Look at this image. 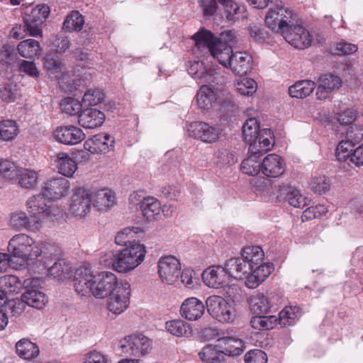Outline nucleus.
Returning a JSON list of instances; mask_svg holds the SVG:
<instances>
[{"label":"nucleus","instance_id":"obj_31","mask_svg":"<svg viewBox=\"0 0 363 363\" xmlns=\"http://www.w3.org/2000/svg\"><path fill=\"white\" fill-rule=\"evenodd\" d=\"M272 132L270 129H263L259 131V134L249 147V152L252 154L262 155L269 150L273 146Z\"/></svg>","mask_w":363,"mask_h":363},{"label":"nucleus","instance_id":"obj_4","mask_svg":"<svg viewBox=\"0 0 363 363\" xmlns=\"http://www.w3.org/2000/svg\"><path fill=\"white\" fill-rule=\"evenodd\" d=\"M8 251L14 257L23 260H34L41 254L38 243L26 234H18L9 242Z\"/></svg>","mask_w":363,"mask_h":363},{"label":"nucleus","instance_id":"obj_20","mask_svg":"<svg viewBox=\"0 0 363 363\" xmlns=\"http://www.w3.org/2000/svg\"><path fill=\"white\" fill-rule=\"evenodd\" d=\"M54 137L60 143L73 145L82 142L85 138V134L77 126L65 125L57 128Z\"/></svg>","mask_w":363,"mask_h":363},{"label":"nucleus","instance_id":"obj_13","mask_svg":"<svg viewBox=\"0 0 363 363\" xmlns=\"http://www.w3.org/2000/svg\"><path fill=\"white\" fill-rule=\"evenodd\" d=\"M38 283V279L24 281L26 291L22 294V300L31 307L42 309L48 303V298L45 294L37 286Z\"/></svg>","mask_w":363,"mask_h":363},{"label":"nucleus","instance_id":"obj_10","mask_svg":"<svg viewBox=\"0 0 363 363\" xmlns=\"http://www.w3.org/2000/svg\"><path fill=\"white\" fill-rule=\"evenodd\" d=\"M91 189L84 187L76 189L70 199L69 207V213L74 217L82 218L85 217L91 211Z\"/></svg>","mask_w":363,"mask_h":363},{"label":"nucleus","instance_id":"obj_5","mask_svg":"<svg viewBox=\"0 0 363 363\" xmlns=\"http://www.w3.org/2000/svg\"><path fill=\"white\" fill-rule=\"evenodd\" d=\"M294 16L293 11L280 2L269 9L265 16V23L272 31L282 36L293 24Z\"/></svg>","mask_w":363,"mask_h":363},{"label":"nucleus","instance_id":"obj_26","mask_svg":"<svg viewBox=\"0 0 363 363\" xmlns=\"http://www.w3.org/2000/svg\"><path fill=\"white\" fill-rule=\"evenodd\" d=\"M104 120V113L96 108L84 109L78 116L79 124L87 129H93L101 126Z\"/></svg>","mask_w":363,"mask_h":363},{"label":"nucleus","instance_id":"obj_63","mask_svg":"<svg viewBox=\"0 0 363 363\" xmlns=\"http://www.w3.org/2000/svg\"><path fill=\"white\" fill-rule=\"evenodd\" d=\"M354 145L353 142L347 138L346 140H342L336 149V156L339 160L349 159L353 152Z\"/></svg>","mask_w":363,"mask_h":363},{"label":"nucleus","instance_id":"obj_34","mask_svg":"<svg viewBox=\"0 0 363 363\" xmlns=\"http://www.w3.org/2000/svg\"><path fill=\"white\" fill-rule=\"evenodd\" d=\"M44 67L51 79L60 80L66 74V69L62 63L52 55H47L44 58Z\"/></svg>","mask_w":363,"mask_h":363},{"label":"nucleus","instance_id":"obj_2","mask_svg":"<svg viewBox=\"0 0 363 363\" xmlns=\"http://www.w3.org/2000/svg\"><path fill=\"white\" fill-rule=\"evenodd\" d=\"M203 84L199 89L196 100L200 108L208 109L212 107L213 104L218 103L223 106L227 104L228 106H233L234 101L228 90L224 85V79L222 77H218V79H215L214 83H207Z\"/></svg>","mask_w":363,"mask_h":363},{"label":"nucleus","instance_id":"obj_53","mask_svg":"<svg viewBox=\"0 0 363 363\" xmlns=\"http://www.w3.org/2000/svg\"><path fill=\"white\" fill-rule=\"evenodd\" d=\"M141 232L139 228L127 227L120 230L115 237V242L118 245L124 246L128 243L132 245V241H135L136 234Z\"/></svg>","mask_w":363,"mask_h":363},{"label":"nucleus","instance_id":"obj_35","mask_svg":"<svg viewBox=\"0 0 363 363\" xmlns=\"http://www.w3.org/2000/svg\"><path fill=\"white\" fill-rule=\"evenodd\" d=\"M17 355L23 359H32L39 354L38 346L28 338H22L16 343Z\"/></svg>","mask_w":363,"mask_h":363},{"label":"nucleus","instance_id":"obj_37","mask_svg":"<svg viewBox=\"0 0 363 363\" xmlns=\"http://www.w3.org/2000/svg\"><path fill=\"white\" fill-rule=\"evenodd\" d=\"M315 84L311 80H300L289 88V94L293 98L303 99L315 89Z\"/></svg>","mask_w":363,"mask_h":363},{"label":"nucleus","instance_id":"obj_55","mask_svg":"<svg viewBox=\"0 0 363 363\" xmlns=\"http://www.w3.org/2000/svg\"><path fill=\"white\" fill-rule=\"evenodd\" d=\"M311 189L315 194H323L329 191L330 183L325 175H314L309 183Z\"/></svg>","mask_w":363,"mask_h":363},{"label":"nucleus","instance_id":"obj_17","mask_svg":"<svg viewBox=\"0 0 363 363\" xmlns=\"http://www.w3.org/2000/svg\"><path fill=\"white\" fill-rule=\"evenodd\" d=\"M282 37L291 45L297 49H305L311 45L312 36L305 28L292 24Z\"/></svg>","mask_w":363,"mask_h":363},{"label":"nucleus","instance_id":"obj_54","mask_svg":"<svg viewBox=\"0 0 363 363\" xmlns=\"http://www.w3.org/2000/svg\"><path fill=\"white\" fill-rule=\"evenodd\" d=\"M20 185L26 189L34 188L38 182L36 172L25 168H20L18 172Z\"/></svg>","mask_w":363,"mask_h":363},{"label":"nucleus","instance_id":"obj_48","mask_svg":"<svg viewBox=\"0 0 363 363\" xmlns=\"http://www.w3.org/2000/svg\"><path fill=\"white\" fill-rule=\"evenodd\" d=\"M259 126L255 118L247 119L242 126V134L249 146L256 140L259 134Z\"/></svg>","mask_w":363,"mask_h":363},{"label":"nucleus","instance_id":"obj_29","mask_svg":"<svg viewBox=\"0 0 363 363\" xmlns=\"http://www.w3.org/2000/svg\"><path fill=\"white\" fill-rule=\"evenodd\" d=\"M92 206L99 211H107L116 203L115 194L109 189L91 190Z\"/></svg>","mask_w":363,"mask_h":363},{"label":"nucleus","instance_id":"obj_30","mask_svg":"<svg viewBox=\"0 0 363 363\" xmlns=\"http://www.w3.org/2000/svg\"><path fill=\"white\" fill-rule=\"evenodd\" d=\"M225 267L228 277L236 279H242L247 274L251 272L250 265L245 262L243 258H231L225 264Z\"/></svg>","mask_w":363,"mask_h":363},{"label":"nucleus","instance_id":"obj_46","mask_svg":"<svg viewBox=\"0 0 363 363\" xmlns=\"http://www.w3.org/2000/svg\"><path fill=\"white\" fill-rule=\"evenodd\" d=\"M23 286L20 279L14 275L0 277V287L6 294H18Z\"/></svg>","mask_w":363,"mask_h":363},{"label":"nucleus","instance_id":"obj_8","mask_svg":"<svg viewBox=\"0 0 363 363\" xmlns=\"http://www.w3.org/2000/svg\"><path fill=\"white\" fill-rule=\"evenodd\" d=\"M50 8L46 4H38L32 8L24 17L23 30L33 37H42L41 25L48 18Z\"/></svg>","mask_w":363,"mask_h":363},{"label":"nucleus","instance_id":"obj_59","mask_svg":"<svg viewBox=\"0 0 363 363\" xmlns=\"http://www.w3.org/2000/svg\"><path fill=\"white\" fill-rule=\"evenodd\" d=\"M223 6L226 18L229 21H236V16L240 13L241 7L235 2V0H218Z\"/></svg>","mask_w":363,"mask_h":363},{"label":"nucleus","instance_id":"obj_23","mask_svg":"<svg viewBox=\"0 0 363 363\" xmlns=\"http://www.w3.org/2000/svg\"><path fill=\"white\" fill-rule=\"evenodd\" d=\"M342 84L341 79L333 74H325L317 81L316 96L320 100L329 97L330 94L339 89Z\"/></svg>","mask_w":363,"mask_h":363},{"label":"nucleus","instance_id":"obj_58","mask_svg":"<svg viewBox=\"0 0 363 363\" xmlns=\"http://www.w3.org/2000/svg\"><path fill=\"white\" fill-rule=\"evenodd\" d=\"M19 169L9 160H0V174L7 179L11 180L17 178Z\"/></svg>","mask_w":363,"mask_h":363},{"label":"nucleus","instance_id":"obj_62","mask_svg":"<svg viewBox=\"0 0 363 363\" xmlns=\"http://www.w3.org/2000/svg\"><path fill=\"white\" fill-rule=\"evenodd\" d=\"M328 212V208L325 205L318 204L307 208L302 214V220H312L324 216Z\"/></svg>","mask_w":363,"mask_h":363},{"label":"nucleus","instance_id":"obj_42","mask_svg":"<svg viewBox=\"0 0 363 363\" xmlns=\"http://www.w3.org/2000/svg\"><path fill=\"white\" fill-rule=\"evenodd\" d=\"M264 252L262 248L259 246H249L242 250V257L250 265L251 270L257 265L262 262L264 259Z\"/></svg>","mask_w":363,"mask_h":363},{"label":"nucleus","instance_id":"obj_11","mask_svg":"<svg viewBox=\"0 0 363 363\" xmlns=\"http://www.w3.org/2000/svg\"><path fill=\"white\" fill-rule=\"evenodd\" d=\"M130 285L127 281H121L116 290L113 291L107 301L108 310L115 315L123 313L129 306Z\"/></svg>","mask_w":363,"mask_h":363},{"label":"nucleus","instance_id":"obj_22","mask_svg":"<svg viewBox=\"0 0 363 363\" xmlns=\"http://www.w3.org/2000/svg\"><path fill=\"white\" fill-rule=\"evenodd\" d=\"M69 190V182L64 177L53 178L45 183L43 193L51 201L66 196Z\"/></svg>","mask_w":363,"mask_h":363},{"label":"nucleus","instance_id":"obj_27","mask_svg":"<svg viewBox=\"0 0 363 363\" xmlns=\"http://www.w3.org/2000/svg\"><path fill=\"white\" fill-rule=\"evenodd\" d=\"M252 57L245 52H235L231 55L228 68L238 75L247 74L252 68Z\"/></svg>","mask_w":363,"mask_h":363},{"label":"nucleus","instance_id":"obj_15","mask_svg":"<svg viewBox=\"0 0 363 363\" xmlns=\"http://www.w3.org/2000/svg\"><path fill=\"white\" fill-rule=\"evenodd\" d=\"M120 282L117 277L111 272H101L95 278L93 296L97 298H104L116 290Z\"/></svg>","mask_w":363,"mask_h":363},{"label":"nucleus","instance_id":"obj_39","mask_svg":"<svg viewBox=\"0 0 363 363\" xmlns=\"http://www.w3.org/2000/svg\"><path fill=\"white\" fill-rule=\"evenodd\" d=\"M55 162L59 172L65 177H72L77 168L76 162L65 152L57 154Z\"/></svg>","mask_w":363,"mask_h":363},{"label":"nucleus","instance_id":"obj_3","mask_svg":"<svg viewBox=\"0 0 363 363\" xmlns=\"http://www.w3.org/2000/svg\"><path fill=\"white\" fill-rule=\"evenodd\" d=\"M145 255V246L134 242L130 247L110 255L112 268L120 273L132 271L143 262Z\"/></svg>","mask_w":363,"mask_h":363},{"label":"nucleus","instance_id":"obj_40","mask_svg":"<svg viewBox=\"0 0 363 363\" xmlns=\"http://www.w3.org/2000/svg\"><path fill=\"white\" fill-rule=\"evenodd\" d=\"M17 50L22 57L33 58L40 55L41 48L36 40L27 39L18 43Z\"/></svg>","mask_w":363,"mask_h":363},{"label":"nucleus","instance_id":"obj_49","mask_svg":"<svg viewBox=\"0 0 363 363\" xmlns=\"http://www.w3.org/2000/svg\"><path fill=\"white\" fill-rule=\"evenodd\" d=\"M19 133L16 121L6 120L0 123V139L5 141L13 140Z\"/></svg>","mask_w":363,"mask_h":363},{"label":"nucleus","instance_id":"obj_60","mask_svg":"<svg viewBox=\"0 0 363 363\" xmlns=\"http://www.w3.org/2000/svg\"><path fill=\"white\" fill-rule=\"evenodd\" d=\"M104 99V94L98 89H89L82 98L84 104L88 106H96Z\"/></svg>","mask_w":363,"mask_h":363},{"label":"nucleus","instance_id":"obj_43","mask_svg":"<svg viewBox=\"0 0 363 363\" xmlns=\"http://www.w3.org/2000/svg\"><path fill=\"white\" fill-rule=\"evenodd\" d=\"M278 318L275 315H256L251 318L250 325L255 330H267L274 328Z\"/></svg>","mask_w":363,"mask_h":363},{"label":"nucleus","instance_id":"obj_50","mask_svg":"<svg viewBox=\"0 0 363 363\" xmlns=\"http://www.w3.org/2000/svg\"><path fill=\"white\" fill-rule=\"evenodd\" d=\"M216 345H205L199 352L201 360L208 363H220L221 362L222 352L216 348Z\"/></svg>","mask_w":363,"mask_h":363},{"label":"nucleus","instance_id":"obj_25","mask_svg":"<svg viewBox=\"0 0 363 363\" xmlns=\"http://www.w3.org/2000/svg\"><path fill=\"white\" fill-rule=\"evenodd\" d=\"M216 347L220 350L222 354L228 356L240 355L244 348L245 343L242 340L235 336H223L217 339Z\"/></svg>","mask_w":363,"mask_h":363},{"label":"nucleus","instance_id":"obj_21","mask_svg":"<svg viewBox=\"0 0 363 363\" xmlns=\"http://www.w3.org/2000/svg\"><path fill=\"white\" fill-rule=\"evenodd\" d=\"M285 169L284 159L277 154L267 155L261 163V172L267 177H279L284 173Z\"/></svg>","mask_w":363,"mask_h":363},{"label":"nucleus","instance_id":"obj_6","mask_svg":"<svg viewBox=\"0 0 363 363\" xmlns=\"http://www.w3.org/2000/svg\"><path fill=\"white\" fill-rule=\"evenodd\" d=\"M206 307L210 315L220 323H232L236 318L235 307L222 296H210L206 301Z\"/></svg>","mask_w":363,"mask_h":363},{"label":"nucleus","instance_id":"obj_47","mask_svg":"<svg viewBox=\"0 0 363 363\" xmlns=\"http://www.w3.org/2000/svg\"><path fill=\"white\" fill-rule=\"evenodd\" d=\"M301 316V311L298 306L285 307L280 313L279 320L283 326H290L296 323Z\"/></svg>","mask_w":363,"mask_h":363},{"label":"nucleus","instance_id":"obj_61","mask_svg":"<svg viewBox=\"0 0 363 363\" xmlns=\"http://www.w3.org/2000/svg\"><path fill=\"white\" fill-rule=\"evenodd\" d=\"M216 157V162L221 166L231 165L237 161L234 152L225 147H221L217 151Z\"/></svg>","mask_w":363,"mask_h":363},{"label":"nucleus","instance_id":"obj_38","mask_svg":"<svg viewBox=\"0 0 363 363\" xmlns=\"http://www.w3.org/2000/svg\"><path fill=\"white\" fill-rule=\"evenodd\" d=\"M250 310L255 315L267 313L271 308L269 298L264 294H257L250 296Z\"/></svg>","mask_w":363,"mask_h":363},{"label":"nucleus","instance_id":"obj_64","mask_svg":"<svg viewBox=\"0 0 363 363\" xmlns=\"http://www.w3.org/2000/svg\"><path fill=\"white\" fill-rule=\"evenodd\" d=\"M245 363H267V356L261 350H252L245 354Z\"/></svg>","mask_w":363,"mask_h":363},{"label":"nucleus","instance_id":"obj_51","mask_svg":"<svg viewBox=\"0 0 363 363\" xmlns=\"http://www.w3.org/2000/svg\"><path fill=\"white\" fill-rule=\"evenodd\" d=\"M48 274L55 279H64L69 277L72 273V267L65 262L61 260L55 262L48 268Z\"/></svg>","mask_w":363,"mask_h":363},{"label":"nucleus","instance_id":"obj_16","mask_svg":"<svg viewBox=\"0 0 363 363\" xmlns=\"http://www.w3.org/2000/svg\"><path fill=\"white\" fill-rule=\"evenodd\" d=\"M158 274L161 281L169 284L176 281L180 274V262L174 256H166L157 263Z\"/></svg>","mask_w":363,"mask_h":363},{"label":"nucleus","instance_id":"obj_24","mask_svg":"<svg viewBox=\"0 0 363 363\" xmlns=\"http://www.w3.org/2000/svg\"><path fill=\"white\" fill-rule=\"evenodd\" d=\"M205 308L201 300L196 297H190L184 301L180 308V312L182 316L186 320L194 321L202 317Z\"/></svg>","mask_w":363,"mask_h":363},{"label":"nucleus","instance_id":"obj_18","mask_svg":"<svg viewBox=\"0 0 363 363\" xmlns=\"http://www.w3.org/2000/svg\"><path fill=\"white\" fill-rule=\"evenodd\" d=\"M113 138L108 134L101 133L86 140L84 147L91 154H106L113 147Z\"/></svg>","mask_w":363,"mask_h":363},{"label":"nucleus","instance_id":"obj_28","mask_svg":"<svg viewBox=\"0 0 363 363\" xmlns=\"http://www.w3.org/2000/svg\"><path fill=\"white\" fill-rule=\"evenodd\" d=\"M187 72L195 79H199L202 83H214L215 79H218L219 75L208 70L204 63L201 61L189 62Z\"/></svg>","mask_w":363,"mask_h":363},{"label":"nucleus","instance_id":"obj_14","mask_svg":"<svg viewBox=\"0 0 363 363\" xmlns=\"http://www.w3.org/2000/svg\"><path fill=\"white\" fill-rule=\"evenodd\" d=\"M96 276L90 267H80L77 268L73 280L76 292L82 296L89 294L93 296Z\"/></svg>","mask_w":363,"mask_h":363},{"label":"nucleus","instance_id":"obj_33","mask_svg":"<svg viewBox=\"0 0 363 363\" xmlns=\"http://www.w3.org/2000/svg\"><path fill=\"white\" fill-rule=\"evenodd\" d=\"M253 187L255 194L265 199L275 196L279 190L275 182L263 177L255 179Z\"/></svg>","mask_w":363,"mask_h":363},{"label":"nucleus","instance_id":"obj_36","mask_svg":"<svg viewBox=\"0 0 363 363\" xmlns=\"http://www.w3.org/2000/svg\"><path fill=\"white\" fill-rule=\"evenodd\" d=\"M9 222L11 226L18 230L23 229L35 230L40 228L38 224L35 223L33 218L30 219L25 212L12 213Z\"/></svg>","mask_w":363,"mask_h":363},{"label":"nucleus","instance_id":"obj_32","mask_svg":"<svg viewBox=\"0 0 363 363\" xmlns=\"http://www.w3.org/2000/svg\"><path fill=\"white\" fill-rule=\"evenodd\" d=\"M140 208L143 216L148 221L156 219L162 211V206L157 199L147 196L139 201Z\"/></svg>","mask_w":363,"mask_h":363},{"label":"nucleus","instance_id":"obj_44","mask_svg":"<svg viewBox=\"0 0 363 363\" xmlns=\"http://www.w3.org/2000/svg\"><path fill=\"white\" fill-rule=\"evenodd\" d=\"M166 329L177 337H188L192 333L189 324L180 319L167 321Z\"/></svg>","mask_w":363,"mask_h":363},{"label":"nucleus","instance_id":"obj_52","mask_svg":"<svg viewBox=\"0 0 363 363\" xmlns=\"http://www.w3.org/2000/svg\"><path fill=\"white\" fill-rule=\"evenodd\" d=\"M250 154V156L242 162L240 169L245 174L255 176L261 172V162L257 160L258 154Z\"/></svg>","mask_w":363,"mask_h":363},{"label":"nucleus","instance_id":"obj_45","mask_svg":"<svg viewBox=\"0 0 363 363\" xmlns=\"http://www.w3.org/2000/svg\"><path fill=\"white\" fill-rule=\"evenodd\" d=\"M84 24V16L78 11H73L66 17L62 29L66 32L80 31Z\"/></svg>","mask_w":363,"mask_h":363},{"label":"nucleus","instance_id":"obj_57","mask_svg":"<svg viewBox=\"0 0 363 363\" xmlns=\"http://www.w3.org/2000/svg\"><path fill=\"white\" fill-rule=\"evenodd\" d=\"M82 104L77 99L67 97L60 103V108L62 112L70 115H79L82 112Z\"/></svg>","mask_w":363,"mask_h":363},{"label":"nucleus","instance_id":"obj_41","mask_svg":"<svg viewBox=\"0 0 363 363\" xmlns=\"http://www.w3.org/2000/svg\"><path fill=\"white\" fill-rule=\"evenodd\" d=\"M281 195H284L288 203L294 207L301 208L308 204V199L303 196L300 191L292 186H288L282 190Z\"/></svg>","mask_w":363,"mask_h":363},{"label":"nucleus","instance_id":"obj_12","mask_svg":"<svg viewBox=\"0 0 363 363\" xmlns=\"http://www.w3.org/2000/svg\"><path fill=\"white\" fill-rule=\"evenodd\" d=\"M188 133L191 138L211 143L216 142L223 135V130L220 125L211 126L206 123L196 121L190 123Z\"/></svg>","mask_w":363,"mask_h":363},{"label":"nucleus","instance_id":"obj_1","mask_svg":"<svg viewBox=\"0 0 363 363\" xmlns=\"http://www.w3.org/2000/svg\"><path fill=\"white\" fill-rule=\"evenodd\" d=\"M195 40L194 52L196 55L209 54L219 64L228 68L233 55L232 47L222 42H216L210 31L201 28L192 36Z\"/></svg>","mask_w":363,"mask_h":363},{"label":"nucleus","instance_id":"obj_9","mask_svg":"<svg viewBox=\"0 0 363 363\" xmlns=\"http://www.w3.org/2000/svg\"><path fill=\"white\" fill-rule=\"evenodd\" d=\"M50 200L43 194H39L29 198L26 206L35 223L40 226L43 218L56 216L57 209L50 204Z\"/></svg>","mask_w":363,"mask_h":363},{"label":"nucleus","instance_id":"obj_19","mask_svg":"<svg viewBox=\"0 0 363 363\" xmlns=\"http://www.w3.org/2000/svg\"><path fill=\"white\" fill-rule=\"evenodd\" d=\"M202 279L207 286L218 289L227 283L229 277L225 267L216 265L206 269L202 274Z\"/></svg>","mask_w":363,"mask_h":363},{"label":"nucleus","instance_id":"obj_56","mask_svg":"<svg viewBox=\"0 0 363 363\" xmlns=\"http://www.w3.org/2000/svg\"><path fill=\"white\" fill-rule=\"evenodd\" d=\"M237 91L243 96H252L257 89V82L251 78L244 77L235 83Z\"/></svg>","mask_w":363,"mask_h":363},{"label":"nucleus","instance_id":"obj_7","mask_svg":"<svg viewBox=\"0 0 363 363\" xmlns=\"http://www.w3.org/2000/svg\"><path fill=\"white\" fill-rule=\"evenodd\" d=\"M151 340L141 333H135L125 337L120 342V347L126 356L139 358L145 356L151 350Z\"/></svg>","mask_w":363,"mask_h":363}]
</instances>
